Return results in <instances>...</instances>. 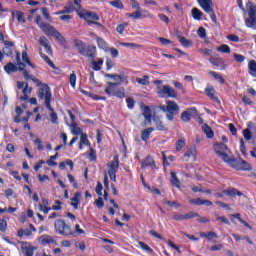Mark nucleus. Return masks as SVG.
<instances>
[{
	"label": "nucleus",
	"instance_id": "473e14b6",
	"mask_svg": "<svg viewBox=\"0 0 256 256\" xmlns=\"http://www.w3.org/2000/svg\"><path fill=\"white\" fill-rule=\"evenodd\" d=\"M40 57L49 65V67H51L52 69H57V66H55L53 61H51V59L47 55L43 54L42 51H40Z\"/></svg>",
	"mask_w": 256,
	"mask_h": 256
},
{
	"label": "nucleus",
	"instance_id": "f257e3e1",
	"mask_svg": "<svg viewBox=\"0 0 256 256\" xmlns=\"http://www.w3.org/2000/svg\"><path fill=\"white\" fill-rule=\"evenodd\" d=\"M74 47L78 50L83 57H88V59H93L97 57V47L95 46H86L83 41L75 40Z\"/></svg>",
	"mask_w": 256,
	"mask_h": 256
},
{
	"label": "nucleus",
	"instance_id": "37998d69",
	"mask_svg": "<svg viewBox=\"0 0 256 256\" xmlns=\"http://www.w3.org/2000/svg\"><path fill=\"white\" fill-rule=\"evenodd\" d=\"M80 143L82 145H86L87 147L91 146V143L89 142V139L87 138V134H81Z\"/></svg>",
	"mask_w": 256,
	"mask_h": 256
},
{
	"label": "nucleus",
	"instance_id": "4be33fe9",
	"mask_svg": "<svg viewBox=\"0 0 256 256\" xmlns=\"http://www.w3.org/2000/svg\"><path fill=\"white\" fill-rule=\"evenodd\" d=\"M154 131H155V128L153 127L144 129L141 134L142 141H148L149 137L151 136V133H153Z\"/></svg>",
	"mask_w": 256,
	"mask_h": 256
},
{
	"label": "nucleus",
	"instance_id": "a211bd4d",
	"mask_svg": "<svg viewBox=\"0 0 256 256\" xmlns=\"http://www.w3.org/2000/svg\"><path fill=\"white\" fill-rule=\"evenodd\" d=\"M4 45L5 47L3 48V54L7 55V57H11L13 55V49H11V47H13L15 44L13 42L4 41Z\"/></svg>",
	"mask_w": 256,
	"mask_h": 256
},
{
	"label": "nucleus",
	"instance_id": "0eeeda50",
	"mask_svg": "<svg viewBox=\"0 0 256 256\" xmlns=\"http://www.w3.org/2000/svg\"><path fill=\"white\" fill-rule=\"evenodd\" d=\"M214 151L218 157L224 161V163H228V161L231 160V157H229V154H227V152H229V147H227V145L223 142L214 144Z\"/></svg>",
	"mask_w": 256,
	"mask_h": 256
},
{
	"label": "nucleus",
	"instance_id": "5fc2aeb1",
	"mask_svg": "<svg viewBox=\"0 0 256 256\" xmlns=\"http://www.w3.org/2000/svg\"><path fill=\"white\" fill-rule=\"evenodd\" d=\"M0 231L5 233L7 231V221L5 219H0Z\"/></svg>",
	"mask_w": 256,
	"mask_h": 256
},
{
	"label": "nucleus",
	"instance_id": "b1692460",
	"mask_svg": "<svg viewBox=\"0 0 256 256\" xmlns=\"http://www.w3.org/2000/svg\"><path fill=\"white\" fill-rule=\"evenodd\" d=\"M171 175V184L174 186V187H177V189H181V181H179V178H177V174L175 172H171L170 173Z\"/></svg>",
	"mask_w": 256,
	"mask_h": 256
},
{
	"label": "nucleus",
	"instance_id": "a878e982",
	"mask_svg": "<svg viewBox=\"0 0 256 256\" xmlns=\"http://www.w3.org/2000/svg\"><path fill=\"white\" fill-rule=\"evenodd\" d=\"M248 73L252 77H256V61L255 60H251L248 63Z\"/></svg>",
	"mask_w": 256,
	"mask_h": 256
},
{
	"label": "nucleus",
	"instance_id": "7c9ffc66",
	"mask_svg": "<svg viewBox=\"0 0 256 256\" xmlns=\"http://www.w3.org/2000/svg\"><path fill=\"white\" fill-rule=\"evenodd\" d=\"M191 13L193 19H195L196 21H201V17H203V12H201V10H199L198 8H193Z\"/></svg>",
	"mask_w": 256,
	"mask_h": 256
},
{
	"label": "nucleus",
	"instance_id": "58836bf2",
	"mask_svg": "<svg viewBox=\"0 0 256 256\" xmlns=\"http://www.w3.org/2000/svg\"><path fill=\"white\" fill-rule=\"evenodd\" d=\"M96 41L100 49H107V42L103 38L96 36Z\"/></svg>",
	"mask_w": 256,
	"mask_h": 256
},
{
	"label": "nucleus",
	"instance_id": "4c0bfd02",
	"mask_svg": "<svg viewBox=\"0 0 256 256\" xmlns=\"http://www.w3.org/2000/svg\"><path fill=\"white\" fill-rule=\"evenodd\" d=\"M136 82L139 83V85L147 86L149 85V76L144 75L143 78H136Z\"/></svg>",
	"mask_w": 256,
	"mask_h": 256
},
{
	"label": "nucleus",
	"instance_id": "c756f323",
	"mask_svg": "<svg viewBox=\"0 0 256 256\" xmlns=\"http://www.w3.org/2000/svg\"><path fill=\"white\" fill-rule=\"evenodd\" d=\"M4 71H6V73H8V75L10 73H15L17 71V65L9 62L7 65L4 66Z\"/></svg>",
	"mask_w": 256,
	"mask_h": 256
},
{
	"label": "nucleus",
	"instance_id": "412c9836",
	"mask_svg": "<svg viewBox=\"0 0 256 256\" xmlns=\"http://www.w3.org/2000/svg\"><path fill=\"white\" fill-rule=\"evenodd\" d=\"M205 93L207 95V97H209L210 99H212V101H215L216 103H221V101L219 100V98H217L215 96V88H206L205 89Z\"/></svg>",
	"mask_w": 256,
	"mask_h": 256
},
{
	"label": "nucleus",
	"instance_id": "2eb2a0df",
	"mask_svg": "<svg viewBox=\"0 0 256 256\" xmlns=\"http://www.w3.org/2000/svg\"><path fill=\"white\" fill-rule=\"evenodd\" d=\"M196 114H197V109L190 108L181 114V119L182 121H185L186 123H188V121H191V118Z\"/></svg>",
	"mask_w": 256,
	"mask_h": 256
},
{
	"label": "nucleus",
	"instance_id": "72a5a7b5",
	"mask_svg": "<svg viewBox=\"0 0 256 256\" xmlns=\"http://www.w3.org/2000/svg\"><path fill=\"white\" fill-rule=\"evenodd\" d=\"M40 57L49 65V67H51L52 69H57V66H55L53 61H51V59L47 55L43 54L42 51H40Z\"/></svg>",
	"mask_w": 256,
	"mask_h": 256
},
{
	"label": "nucleus",
	"instance_id": "2f4dec72",
	"mask_svg": "<svg viewBox=\"0 0 256 256\" xmlns=\"http://www.w3.org/2000/svg\"><path fill=\"white\" fill-rule=\"evenodd\" d=\"M84 19H92L93 21H99V15L95 12H85L83 14Z\"/></svg>",
	"mask_w": 256,
	"mask_h": 256
},
{
	"label": "nucleus",
	"instance_id": "79ce46f5",
	"mask_svg": "<svg viewBox=\"0 0 256 256\" xmlns=\"http://www.w3.org/2000/svg\"><path fill=\"white\" fill-rule=\"evenodd\" d=\"M155 123H156V129L158 131H166L167 128H165V125H163V122L159 119H154Z\"/></svg>",
	"mask_w": 256,
	"mask_h": 256
},
{
	"label": "nucleus",
	"instance_id": "f03ea898",
	"mask_svg": "<svg viewBox=\"0 0 256 256\" xmlns=\"http://www.w3.org/2000/svg\"><path fill=\"white\" fill-rule=\"evenodd\" d=\"M54 229L57 235H62L63 237H71L75 235V231L71 229V226L66 224L65 220L63 219L55 220Z\"/></svg>",
	"mask_w": 256,
	"mask_h": 256
},
{
	"label": "nucleus",
	"instance_id": "6ab92c4d",
	"mask_svg": "<svg viewBox=\"0 0 256 256\" xmlns=\"http://www.w3.org/2000/svg\"><path fill=\"white\" fill-rule=\"evenodd\" d=\"M21 250L24 256H33L37 248L33 246H21Z\"/></svg>",
	"mask_w": 256,
	"mask_h": 256
},
{
	"label": "nucleus",
	"instance_id": "bf43d9fd",
	"mask_svg": "<svg viewBox=\"0 0 256 256\" xmlns=\"http://www.w3.org/2000/svg\"><path fill=\"white\" fill-rule=\"evenodd\" d=\"M198 33V36L201 38V39H205L207 37V32L205 30V28L203 27H200L197 31Z\"/></svg>",
	"mask_w": 256,
	"mask_h": 256
},
{
	"label": "nucleus",
	"instance_id": "aec40b11",
	"mask_svg": "<svg viewBox=\"0 0 256 256\" xmlns=\"http://www.w3.org/2000/svg\"><path fill=\"white\" fill-rule=\"evenodd\" d=\"M71 205L75 208V209H79V205L81 204V192H76L74 194V197L71 199Z\"/></svg>",
	"mask_w": 256,
	"mask_h": 256
},
{
	"label": "nucleus",
	"instance_id": "4d7b16f0",
	"mask_svg": "<svg viewBox=\"0 0 256 256\" xmlns=\"http://www.w3.org/2000/svg\"><path fill=\"white\" fill-rule=\"evenodd\" d=\"M95 191H96L97 195H99V197H101L103 195V184H101V182H97Z\"/></svg>",
	"mask_w": 256,
	"mask_h": 256
},
{
	"label": "nucleus",
	"instance_id": "a19ab883",
	"mask_svg": "<svg viewBox=\"0 0 256 256\" xmlns=\"http://www.w3.org/2000/svg\"><path fill=\"white\" fill-rule=\"evenodd\" d=\"M138 244L140 245L141 249H143V251H146V253H153V250L151 249V247H149V245H147L145 242H138Z\"/></svg>",
	"mask_w": 256,
	"mask_h": 256
},
{
	"label": "nucleus",
	"instance_id": "393cba45",
	"mask_svg": "<svg viewBox=\"0 0 256 256\" xmlns=\"http://www.w3.org/2000/svg\"><path fill=\"white\" fill-rule=\"evenodd\" d=\"M177 39L179 41V43L182 44L183 47H192L193 46V42L181 35H177Z\"/></svg>",
	"mask_w": 256,
	"mask_h": 256
},
{
	"label": "nucleus",
	"instance_id": "680f3d73",
	"mask_svg": "<svg viewBox=\"0 0 256 256\" xmlns=\"http://www.w3.org/2000/svg\"><path fill=\"white\" fill-rule=\"evenodd\" d=\"M76 83H77V75L73 72L70 75V85H71V87L75 88Z\"/></svg>",
	"mask_w": 256,
	"mask_h": 256
},
{
	"label": "nucleus",
	"instance_id": "de8ad7c7",
	"mask_svg": "<svg viewBox=\"0 0 256 256\" xmlns=\"http://www.w3.org/2000/svg\"><path fill=\"white\" fill-rule=\"evenodd\" d=\"M50 111H51L50 113L51 123L55 124L57 123V121H59V117L57 116V112L53 111V108Z\"/></svg>",
	"mask_w": 256,
	"mask_h": 256
},
{
	"label": "nucleus",
	"instance_id": "f704fd0d",
	"mask_svg": "<svg viewBox=\"0 0 256 256\" xmlns=\"http://www.w3.org/2000/svg\"><path fill=\"white\" fill-rule=\"evenodd\" d=\"M209 75L214 77V79L216 81H218V83H220L221 85H223L225 83V79L223 78V76H221V74H217V72H215V71H210Z\"/></svg>",
	"mask_w": 256,
	"mask_h": 256
},
{
	"label": "nucleus",
	"instance_id": "1a4fd4ad",
	"mask_svg": "<svg viewBox=\"0 0 256 256\" xmlns=\"http://www.w3.org/2000/svg\"><path fill=\"white\" fill-rule=\"evenodd\" d=\"M41 29L44 31L45 35H51V37H55L61 44L65 43V38L63 35H61L59 31H57V29H55V27L51 26L50 24H46Z\"/></svg>",
	"mask_w": 256,
	"mask_h": 256
},
{
	"label": "nucleus",
	"instance_id": "c85d7f7f",
	"mask_svg": "<svg viewBox=\"0 0 256 256\" xmlns=\"http://www.w3.org/2000/svg\"><path fill=\"white\" fill-rule=\"evenodd\" d=\"M203 131L208 139H213V137L215 136L213 129H211L210 126L207 124L203 125Z\"/></svg>",
	"mask_w": 256,
	"mask_h": 256
},
{
	"label": "nucleus",
	"instance_id": "423d86ee",
	"mask_svg": "<svg viewBox=\"0 0 256 256\" xmlns=\"http://www.w3.org/2000/svg\"><path fill=\"white\" fill-rule=\"evenodd\" d=\"M246 8L248 10L249 18L245 19V25H246V27H249L250 29L256 30V6L253 5V3L248 2L246 4Z\"/></svg>",
	"mask_w": 256,
	"mask_h": 256
},
{
	"label": "nucleus",
	"instance_id": "ddd939ff",
	"mask_svg": "<svg viewBox=\"0 0 256 256\" xmlns=\"http://www.w3.org/2000/svg\"><path fill=\"white\" fill-rule=\"evenodd\" d=\"M200 7L205 11V13H211L213 11V1L212 0H197Z\"/></svg>",
	"mask_w": 256,
	"mask_h": 256
},
{
	"label": "nucleus",
	"instance_id": "864d4df0",
	"mask_svg": "<svg viewBox=\"0 0 256 256\" xmlns=\"http://www.w3.org/2000/svg\"><path fill=\"white\" fill-rule=\"evenodd\" d=\"M55 203H56V205L52 206V210L53 211H61L63 209V207H61V205H63V202H61L60 200H56Z\"/></svg>",
	"mask_w": 256,
	"mask_h": 256
},
{
	"label": "nucleus",
	"instance_id": "0e129e2a",
	"mask_svg": "<svg viewBox=\"0 0 256 256\" xmlns=\"http://www.w3.org/2000/svg\"><path fill=\"white\" fill-rule=\"evenodd\" d=\"M185 147V140L180 139L177 141L176 151H181Z\"/></svg>",
	"mask_w": 256,
	"mask_h": 256
},
{
	"label": "nucleus",
	"instance_id": "9b49d317",
	"mask_svg": "<svg viewBox=\"0 0 256 256\" xmlns=\"http://www.w3.org/2000/svg\"><path fill=\"white\" fill-rule=\"evenodd\" d=\"M158 95L161 97H164L165 95L169 98H177V91L175 89L171 88L169 85H164L162 88H158Z\"/></svg>",
	"mask_w": 256,
	"mask_h": 256
},
{
	"label": "nucleus",
	"instance_id": "052dcab7",
	"mask_svg": "<svg viewBox=\"0 0 256 256\" xmlns=\"http://www.w3.org/2000/svg\"><path fill=\"white\" fill-rule=\"evenodd\" d=\"M172 217L175 221H185L186 219V216L180 213H175Z\"/></svg>",
	"mask_w": 256,
	"mask_h": 256
},
{
	"label": "nucleus",
	"instance_id": "5701e85b",
	"mask_svg": "<svg viewBox=\"0 0 256 256\" xmlns=\"http://www.w3.org/2000/svg\"><path fill=\"white\" fill-rule=\"evenodd\" d=\"M39 242L41 245H51V243H55V240L53 239V237L45 235L39 238Z\"/></svg>",
	"mask_w": 256,
	"mask_h": 256
},
{
	"label": "nucleus",
	"instance_id": "dca6fc26",
	"mask_svg": "<svg viewBox=\"0 0 256 256\" xmlns=\"http://www.w3.org/2000/svg\"><path fill=\"white\" fill-rule=\"evenodd\" d=\"M104 77H107L108 79H113L114 81H119L116 83H127V76H125L124 74H104Z\"/></svg>",
	"mask_w": 256,
	"mask_h": 256
},
{
	"label": "nucleus",
	"instance_id": "338daca9",
	"mask_svg": "<svg viewBox=\"0 0 256 256\" xmlns=\"http://www.w3.org/2000/svg\"><path fill=\"white\" fill-rule=\"evenodd\" d=\"M34 144L37 145L38 151H43L44 147L42 141L39 138L34 140Z\"/></svg>",
	"mask_w": 256,
	"mask_h": 256
},
{
	"label": "nucleus",
	"instance_id": "7ed1b4c3",
	"mask_svg": "<svg viewBox=\"0 0 256 256\" xmlns=\"http://www.w3.org/2000/svg\"><path fill=\"white\" fill-rule=\"evenodd\" d=\"M51 88L47 84H42L41 87L38 90V98L43 100L44 99V105L48 111H53V107H51Z\"/></svg>",
	"mask_w": 256,
	"mask_h": 256
},
{
	"label": "nucleus",
	"instance_id": "e433bc0d",
	"mask_svg": "<svg viewBox=\"0 0 256 256\" xmlns=\"http://www.w3.org/2000/svg\"><path fill=\"white\" fill-rule=\"evenodd\" d=\"M27 91H29V83H26L25 87L22 90L23 96L20 97L21 101H28L29 96L27 95Z\"/></svg>",
	"mask_w": 256,
	"mask_h": 256
},
{
	"label": "nucleus",
	"instance_id": "09e8293b",
	"mask_svg": "<svg viewBox=\"0 0 256 256\" xmlns=\"http://www.w3.org/2000/svg\"><path fill=\"white\" fill-rule=\"evenodd\" d=\"M16 18L19 23H25V14L21 11L16 12Z\"/></svg>",
	"mask_w": 256,
	"mask_h": 256
},
{
	"label": "nucleus",
	"instance_id": "6e6d98bb",
	"mask_svg": "<svg viewBox=\"0 0 256 256\" xmlns=\"http://www.w3.org/2000/svg\"><path fill=\"white\" fill-rule=\"evenodd\" d=\"M127 107L128 109H134L135 108V100L131 97L126 99Z\"/></svg>",
	"mask_w": 256,
	"mask_h": 256
},
{
	"label": "nucleus",
	"instance_id": "9d476101",
	"mask_svg": "<svg viewBox=\"0 0 256 256\" xmlns=\"http://www.w3.org/2000/svg\"><path fill=\"white\" fill-rule=\"evenodd\" d=\"M108 175L111 181H117V170L119 169V156H114L113 161L108 164Z\"/></svg>",
	"mask_w": 256,
	"mask_h": 256
},
{
	"label": "nucleus",
	"instance_id": "c03bdc74",
	"mask_svg": "<svg viewBox=\"0 0 256 256\" xmlns=\"http://www.w3.org/2000/svg\"><path fill=\"white\" fill-rule=\"evenodd\" d=\"M217 51H220V53H231V48L227 44H224L218 47Z\"/></svg>",
	"mask_w": 256,
	"mask_h": 256
},
{
	"label": "nucleus",
	"instance_id": "f8f14e48",
	"mask_svg": "<svg viewBox=\"0 0 256 256\" xmlns=\"http://www.w3.org/2000/svg\"><path fill=\"white\" fill-rule=\"evenodd\" d=\"M223 193L233 199H235V197H243L244 199H247V195H244L243 192L237 190V188H228L227 190H223Z\"/></svg>",
	"mask_w": 256,
	"mask_h": 256
},
{
	"label": "nucleus",
	"instance_id": "39448f33",
	"mask_svg": "<svg viewBox=\"0 0 256 256\" xmlns=\"http://www.w3.org/2000/svg\"><path fill=\"white\" fill-rule=\"evenodd\" d=\"M160 110L166 114L168 121H173L175 115L179 114V105L175 101L168 100L166 105H161Z\"/></svg>",
	"mask_w": 256,
	"mask_h": 256
},
{
	"label": "nucleus",
	"instance_id": "774afa93",
	"mask_svg": "<svg viewBox=\"0 0 256 256\" xmlns=\"http://www.w3.org/2000/svg\"><path fill=\"white\" fill-rule=\"evenodd\" d=\"M186 219H195V217H199V213L197 212H189L185 214Z\"/></svg>",
	"mask_w": 256,
	"mask_h": 256
},
{
	"label": "nucleus",
	"instance_id": "49530a36",
	"mask_svg": "<svg viewBox=\"0 0 256 256\" xmlns=\"http://www.w3.org/2000/svg\"><path fill=\"white\" fill-rule=\"evenodd\" d=\"M120 45H121L122 47H130V49H139V44H136V43L120 42Z\"/></svg>",
	"mask_w": 256,
	"mask_h": 256
},
{
	"label": "nucleus",
	"instance_id": "bb28decb",
	"mask_svg": "<svg viewBox=\"0 0 256 256\" xmlns=\"http://www.w3.org/2000/svg\"><path fill=\"white\" fill-rule=\"evenodd\" d=\"M91 67L94 71H101V67H103V58H99L98 61H92Z\"/></svg>",
	"mask_w": 256,
	"mask_h": 256
},
{
	"label": "nucleus",
	"instance_id": "cd10ccee",
	"mask_svg": "<svg viewBox=\"0 0 256 256\" xmlns=\"http://www.w3.org/2000/svg\"><path fill=\"white\" fill-rule=\"evenodd\" d=\"M209 61L212 65H214V67H222V69H225L223 59H221V58H210Z\"/></svg>",
	"mask_w": 256,
	"mask_h": 256
},
{
	"label": "nucleus",
	"instance_id": "8fccbe9b",
	"mask_svg": "<svg viewBox=\"0 0 256 256\" xmlns=\"http://www.w3.org/2000/svg\"><path fill=\"white\" fill-rule=\"evenodd\" d=\"M233 57H234V61H236V63H243V61H245V56H243L241 54L234 53Z\"/></svg>",
	"mask_w": 256,
	"mask_h": 256
},
{
	"label": "nucleus",
	"instance_id": "4468645a",
	"mask_svg": "<svg viewBox=\"0 0 256 256\" xmlns=\"http://www.w3.org/2000/svg\"><path fill=\"white\" fill-rule=\"evenodd\" d=\"M142 111H143L142 115L145 119L143 126L147 127V125H151V117H152L151 108L149 106H144L142 108Z\"/></svg>",
	"mask_w": 256,
	"mask_h": 256
},
{
	"label": "nucleus",
	"instance_id": "69168bd1",
	"mask_svg": "<svg viewBox=\"0 0 256 256\" xmlns=\"http://www.w3.org/2000/svg\"><path fill=\"white\" fill-rule=\"evenodd\" d=\"M125 27H127V24H119L117 27H116V31L117 33H119L120 35H123V31H125Z\"/></svg>",
	"mask_w": 256,
	"mask_h": 256
},
{
	"label": "nucleus",
	"instance_id": "6e6552de",
	"mask_svg": "<svg viewBox=\"0 0 256 256\" xmlns=\"http://www.w3.org/2000/svg\"><path fill=\"white\" fill-rule=\"evenodd\" d=\"M228 165L237 169V171H251L253 167L245 160H235V158H230Z\"/></svg>",
	"mask_w": 256,
	"mask_h": 256
},
{
	"label": "nucleus",
	"instance_id": "ea45409f",
	"mask_svg": "<svg viewBox=\"0 0 256 256\" xmlns=\"http://www.w3.org/2000/svg\"><path fill=\"white\" fill-rule=\"evenodd\" d=\"M72 133L73 135H83V130L76 123H72Z\"/></svg>",
	"mask_w": 256,
	"mask_h": 256
},
{
	"label": "nucleus",
	"instance_id": "3c124183",
	"mask_svg": "<svg viewBox=\"0 0 256 256\" xmlns=\"http://www.w3.org/2000/svg\"><path fill=\"white\" fill-rule=\"evenodd\" d=\"M128 17H131L132 19H141V17H143V15L141 14V10H137L134 13L128 14Z\"/></svg>",
	"mask_w": 256,
	"mask_h": 256
},
{
	"label": "nucleus",
	"instance_id": "a18cd8bd",
	"mask_svg": "<svg viewBox=\"0 0 256 256\" xmlns=\"http://www.w3.org/2000/svg\"><path fill=\"white\" fill-rule=\"evenodd\" d=\"M110 5H112V7H115L116 9H123V2H121V0H114L110 2Z\"/></svg>",
	"mask_w": 256,
	"mask_h": 256
},
{
	"label": "nucleus",
	"instance_id": "603ef678",
	"mask_svg": "<svg viewBox=\"0 0 256 256\" xmlns=\"http://www.w3.org/2000/svg\"><path fill=\"white\" fill-rule=\"evenodd\" d=\"M243 136L246 141H251V138L253 137L251 134V130L249 129L243 130Z\"/></svg>",
	"mask_w": 256,
	"mask_h": 256
},
{
	"label": "nucleus",
	"instance_id": "20e7f679",
	"mask_svg": "<svg viewBox=\"0 0 256 256\" xmlns=\"http://www.w3.org/2000/svg\"><path fill=\"white\" fill-rule=\"evenodd\" d=\"M117 85H121V83L108 82V86L104 90L106 95H109V97H118V99H125V88H119Z\"/></svg>",
	"mask_w": 256,
	"mask_h": 256
},
{
	"label": "nucleus",
	"instance_id": "e2e57ef3",
	"mask_svg": "<svg viewBox=\"0 0 256 256\" xmlns=\"http://www.w3.org/2000/svg\"><path fill=\"white\" fill-rule=\"evenodd\" d=\"M95 205L96 207H98V209H103V207H105V202H103V198L100 197L95 200Z\"/></svg>",
	"mask_w": 256,
	"mask_h": 256
},
{
	"label": "nucleus",
	"instance_id": "f3484780",
	"mask_svg": "<svg viewBox=\"0 0 256 256\" xmlns=\"http://www.w3.org/2000/svg\"><path fill=\"white\" fill-rule=\"evenodd\" d=\"M142 169H147V167H151V169H157V165H155V160H153V157L147 156L142 162H141Z\"/></svg>",
	"mask_w": 256,
	"mask_h": 256
},
{
	"label": "nucleus",
	"instance_id": "13d9d810",
	"mask_svg": "<svg viewBox=\"0 0 256 256\" xmlns=\"http://www.w3.org/2000/svg\"><path fill=\"white\" fill-rule=\"evenodd\" d=\"M163 203H165V205H168L169 207H181V205H179L177 201H169L164 199Z\"/></svg>",
	"mask_w": 256,
	"mask_h": 256
},
{
	"label": "nucleus",
	"instance_id": "c9c22d12",
	"mask_svg": "<svg viewBox=\"0 0 256 256\" xmlns=\"http://www.w3.org/2000/svg\"><path fill=\"white\" fill-rule=\"evenodd\" d=\"M22 60L24 61V63H27V65H29V67H31L32 69H35V65H33L31 60H29V56L27 55V51L22 52Z\"/></svg>",
	"mask_w": 256,
	"mask_h": 256
}]
</instances>
